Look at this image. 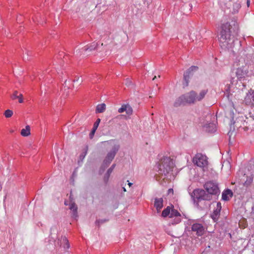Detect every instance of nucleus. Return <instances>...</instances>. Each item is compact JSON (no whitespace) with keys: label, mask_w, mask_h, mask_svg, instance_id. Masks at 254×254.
Returning a JSON list of instances; mask_svg holds the SVG:
<instances>
[{"label":"nucleus","mask_w":254,"mask_h":254,"mask_svg":"<svg viewBox=\"0 0 254 254\" xmlns=\"http://www.w3.org/2000/svg\"><path fill=\"white\" fill-rule=\"evenodd\" d=\"M207 89H203L198 94L194 91H191L177 98L174 102V106L176 107L186 104H191L202 100L206 93Z\"/></svg>","instance_id":"nucleus-1"},{"label":"nucleus","mask_w":254,"mask_h":254,"mask_svg":"<svg viewBox=\"0 0 254 254\" xmlns=\"http://www.w3.org/2000/svg\"><path fill=\"white\" fill-rule=\"evenodd\" d=\"M231 25L228 22L223 23L221 26L219 41L222 48L231 49L234 47V39L232 37Z\"/></svg>","instance_id":"nucleus-2"},{"label":"nucleus","mask_w":254,"mask_h":254,"mask_svg":"<svg viewBox=\"0 0 254 254\" xmlns=\"http://www.w3.org/2000/svg\"><path fill=\"white\" fill-rule=\"evenodd\" d=\"M174 167L173 159L170 157H165L160 160L159 164V173L163 180H171L174 178L172 172Z\"/></svg>","instance_id":"nucleus-3"},{"label":"nucleus","mask_w":254,"mask_h":254,"mask_svg":"<svg viewBox=\"0 0 254 254\" xmlns=\"http://www.w3.org/2000/svg\"><path fill=\"white\" fill-rule=\"evenodd\" d=\"M225 5L229 11L232 14L237 13L241 7V4L237 0H230Z\"/></svg>","instance_id":"nucleus-4"},{"label":"nucleus","mask_w":254,"mask_h":254,"mask_svg":"<svg viewBox=\"0 0 254 254\" xmlns=\"http://www.w3.org/2000/svg\"><path fill=\"white\" fill-rule=\"evenodd\" d=\"M249 69L246 66H242L235 69V75L237 79L240 80H244L249 77Z\"/></svg>","instance_id":"nucleus-5"},{"label":"nucleus","mask_w":254,"mask_h":254,"mask_svg":"<svg viewBox=\"0 0 254 254\" xmlns=\"http://www.w3.org/2000/svg\"><path fill=\"white\" fill-rule=\"evenodd\" d=\"M193 163L197 166L204 168L207 165V157L201 153H197L192 160Z\"/></svg>","instance_id":"nucleus-6"},{"label":"nucleus","mask_w":254,"mask_h":254,"mask_svg":"<svg viewBox=\"0 0 254 254\" xmlns=\"http://www.w3.org/2000/svg\"><path fill=\"white\" fill-rule=\"evenodd\" d=\"M194 196L198 200H209L211 199V195L207 193L202 189H196L193 191Z\"/></svg>","instance_id":"nucleus-7"},{"label":"nucleus","mask_w":254,"mask_h":254,"mask_svg":"<svg viewBox=\"0 0 254 254\" xmlns=\"http://www.w3.org/2000/svg\"><path fill=\"white\" fill-rule=\"evenodd\" d=\"M204 188L210 195L219 193L218 185L213 182L210 181L206 183L204 185Z\"/></svg>","instance_id":"nucleus-8"},{"label":"nucleus","mask_w":254,"mask_h":254,"mask_svg":"<svg viewBox=\"0 0 254 254\" xmlns=\"http://www.w3.org/2000/svg\"><path fill=\"white\" fill-rule=\"evenodd\" d=\"M98 46V44L95 42H93L90 45H88L80 49H77L76 50V53L77 55H83L86 56L88 55L89 52H91L92 50H95Z\"/></svg>","instance_id":"nucleus-9"},{"label":"nucleus","mask_w":254,"mask_h":254,"mask_svg":"<svg viewBox=\"0 0 254 254\" xmlns=\"http://www.w3.org/2000/svg\"><path fill=\"white\" fill-rule=\"evenodd\" d=\"M119 148L120 146L119 144H115L114 145L112 150L107 154L104 161V163L105 165H108L111 163L113 159L114 158L116 154L119 150Z\"/></svg>","instance_id":"nucleus-10"},{"label":"nucleus","mask_w":254,"mask_h":254,"mask_svg":"<svg viewBox=\"0 0 254 254\" xmlns=\"http://www.w3.org/2000/svg\"><path fill=\"white\" fill-rule=\"evenodd\" d=\"M198 69V67L196 66H191L190 68L186 71L184 74V79L185 80L184 86H187L189 85V78L192 75V72L196 71Z\"/></svg>","instance_id":"nucleus-11"},{"label":"nucleus","mask_w":254,"mask_h":254,"mask_svg":"<svg viewBox=\"0 0 254 254\" xmlns=\"http://www.w3.org/2000/svg\"><path fill=\"white\" fill-rule=\"evenodd\" d=\"M245 103L250 106H254V90L250 89L244 98Z\"/></svg>","instance_id":"nucleus-12"},{"label":"nucleus","mask_w":254,"mask_h":254,"mask_svg":"<svg viewBox=\"0 0 254 254\" xmlns=\"http://www.w3.org/2000/svg\"><path fill=\"white\" fill-rule=\"evenodd\" d=\"M192 231L196 232L198 236H202L204 232V228L203 226L199 223L193 224L191 227Z\"/></svg>","instance_id":"nucleus-13"},{"label":"nucleus","mask_w":254,"mask_h":254,"mask_svg":"<svg viewBox=\"0 0 254 254\" xmlns=\"http://www.w3.org/2000/svg\"><path fill=\"white\" fill-rule=\"evenodd\" d=\"M126 112L128 115H131L132 113V108L128 104H123L121 108L118 109L119 113H122Z\"/></svg>","instance_id":"nucleus-14"},{"label":"nucleus","mask_w":254,"mask_h":254,"mask_svg":"<svg viewBox=\"0 0 254 254\" xmlns=\"http://www.w3.org/2000/svg\"><path fill=\"white\" fill-rule=\"evenodd\" d=\"M221 209V204L220 202L217 203V207L215 210H214L212 214L211 215V218L214 222L217 221L218 217L220 214V212Z\"/></svg>","instance_id":"nucleus-15"},{"label":"nucleus","mask_w":254,"mask_h":254,"mask_svg":"<svg viewBox=\"0 0 254 254\" xmlns=\"http://www.w3.org/2000/svg\"><path fill=\"white\" fill-rule=\"evenodd\" d=\"M163 200L162 198H156L154 201V206L156 208L157 212H159L162 208Z\"/></svg>","instance_id":"nucleus-16"},{"label":"nucleus","mask_w":254,"mask_h":254,"mask_svg":"<svg viewBox=\"0 0 254 254\" xmlns=\"http://www.w3.org/2000/svg\"><path fill=\"white\" fill-rule=\"evenodd\" d=\"M11 98L12 100L18 99V102L20 103H22L23 102V95L21 93H19L17 91H15L13 94L11 96Z\"/></svg>","instance_id":"nucleus-17"},{"label":"nucleus","mask_w":254,"mask_h":254,"mask_svg":"<svg viewBox=\"0 0 254 254\" xmlns=\"http://www.w3.org/2000/svg\"><path fill=\"white\" fill-rule=\"evenodd\" d=\"M233 195V192L230 190H225L222 195V198L224 200H228L230 197H231Z\"/></svg>","instance_id":"nucleus-18"},{"label":"nucleus","mask_w":254,"mask_h":254,"mask_svg":"<svg viewBox=\"0 0 254 254\" xmlns=\"http://www.w3.org/2000/svg\"><path fill=\"white\" fill-rule=\"evenodd\" d=\"M69 209L73 211V216L76 217L77 216V207L75 203L72 202L70 204Z\"/></svg>","instance_id":"nucleus-19"},{"label":"nucleus","mask_w":254,"mask_h":254,"mask_svg":"<svg viewBox=\"0 0 254 254\" xmlns=\"http://www.w3.org/2000/svg\"><path fill=\"white\" fill-rule=\"evenodd\" d=\"M21 134L23 136H27L30 134V128L29 126H26L25 128H23L21 131Z\"/></svg>","instance_id":"nucleus-20"},{"label":"nucleus","mask_w":254,"mask_h":254,"mask_svg":"<svg viewBox=\"0 0 254 254\" xmlns=\"http://www.w3.org/2000/svg\"><path fill=\"white\" fill-rule=\"evenodd\" d=\"M106 104L104 103L98 105L96 109V113H101L104 112L106 110Z\"/></svg>","instance_id":"nucleus-21"},{"label":"nucleus","mask_w":254,"mask_h":254,"mask_svg":"<svg viewBox=\"0 0 254 254\" xmlns=\"http://www.w3.org/2000/svg\"><path fill=\"white\" fill-rule=\"evenodd\" d=\"M100 122V119H98L95 123L94 124L93 127L92 128V131L90 133V136L93 135L94 134L95 132L96 131L97 128L98 127L99 124Z\"/></svg>","instance_id":"nucleus-22"},{"label":"nucleus","mask_w":254,"mask_h":254,"mask_svg":"<svg viewBox=\"0 0 254 254\" xmlns=\"http://www.w3.org/2000/svg\"><path fill=\"white\" fill-rule=\"evenodd\" d=\"M171 213V207L170 206H167L166 208L164 209L162 212V216L163 217H166L169 215H170Z\"/></svg>","instance_id":"nucleus-23"},{"label":"nucleus","mask_w":254,"mask_h":254,"mask_svg":"<svg viewBox=\"0 0 254 254\" xmlns=\"http://www.w3.org/2000/svg\"><path fill=\"white\" fill-rule=\"evenodd\" d=\"M180 216H181L180 213L177 210H175V209L172 210L171 213H170V215L169 216V217L170 218H172L174 217H180Z\"/></svg>","instance_id":"nucleus-24"},{"label":"nucleus","mask_w":254,"mask_h":254,"mask_svg":"<svg viewBox=\"0 0 254 254\" xmlns=\"http://www.w3.org/2000/svg\"><path fill=\"white\" fill-rule=\"evenodd\" d=\"M13 111L11 110H6L4 113V115L6 118H10L13 115Z\"/></svg>","instance_id":"nucleus-25"},{"label":"nucleus","mask_w":254,"mask_h":254,"mask_svg":"<svg viewBox=\"0 0 254 254\" xmlns=\"http://www.w3.org/2000/svg\"><path fill=\"white\" fill-rule=\"evenodd\" d=\"M237 120H238L237 122H234V124H235V126L236 127H238L239 126V127H241V125L240 126H239L238 125V123H239V121H241V122H243V121H244V123H243V125L245 126L244 124L245 123H246V125H247L248 124V122H246L244 120V118L243 117H239Z\"/></svg>","instance_id":"nucleus-26"},{"label":"nucleus","mask_w":254,"mask_h":254,"mask_svg":"<svg viewBox=\"0 0 254 254\" xmlns=\"http://www.w3.org/2000/svg\"><path fill=\"white\" fill-rule=\"evenodd\" d=\"M116 165L115 164H113L112 166L108 170L107 173L108 174V176L110 175L112 172H113Z\"/></svg>","instance_id":"nucleus-27"},{"label":"nucleus","mask_w":254,"mask_h":254,"mask_svg":"<svg viewBox=\"0 0 254 254\" xmlns=\"http://www.w3.org/2000/svg\"><path fill=\"white\" fill-rule=\"evenodd\" d=\"M63 242L65 243L66 248H67V249L69 248V244L68 243V240H67V239L65 237H64L63 239Z\"/></svg>","instance_id":"nucleus-28"},{"label":"nucleus","mask_w":254,"mask_h":254,"mask_svg":"<svg viewBox=\"0 0 254 254\" xmlns=\"http://www.w3.org/2000/svg\"><path fill=\"white\" fill-rule=\"evenodd\" d=\"M110 176V175L108 176V174L107 172L104 178V181L105 182V183H107L108 182Z\"/></svg>","instance_id":"nucleus-29"},{"label":"nucleus","mask_w":254,"mask_h":254,"mask_svg":"<svg viewBox=\"0 0 254 254\" xmlns=\"http://www.w3.org/2000/svg\"><path fill=\"white\" fill-rule=\"evenodd\" d=\"M74 82H77L78 83V85H80L81 83L82 82V80L80 79L79 78H78L76 80H74Z\"/></svg>","instance_id":"nucleus-30"},{"label":"nucleus","mask_w":254,"mask_h":254,"mask_svg":"<svg viewBox=\"0 0 254 254\" xmlns=\"http://www.w3.org/2000/svg\"><path fill=\"white\" fill-rule=\"evenodd\" d=\"M251 0H247V5L248 7L250 6Z\"/></svg>","instance_id":"nucleus-31"},{"label":"nucleus","mask_w":254,"mask_h":254,"mask_svg":"<svg viewBox=\"0 0 254 254\" xmlns=\"http://www.w3.org/2000/svg\"><path fill=\"white\" fill-rule=\"evenodd\" d=\"M168 193H173V190L172 189H169L168 190Z\"/></svg>","instance_id":"nucleus-32"},{"label":"nucleus","mask_w":254,"mask_h":254,"mask_svg":"<svg viewBox=\"0 0 254 254\" xmlns=\"http://www.w3.org/2000/svg\"><path fill=\"white\" fill-rule=\"evenodd\" d=\"M180 221H181V219H180V218H177V221H176V223H179V222H180Z\"/></svg>","instance_id":"nucleus-33"},{"label":"nucleus","mask_w":254,"mask_h":254,"mask_svg":"<svg viewBox=\"0 0 254 254\" xmlns=\"http://www.w3.org/2000/svg\"><path fill=\"white\" fill-rule=\"evenodd\" d=\"M128 186H129V187H130V186L132 185V184L131 183H129H129H128Z\"/></svg>","instance_id":"nucleus-34"},{"label":"nucleus","mask_w":254,"mask_h":254,"mask_svg":"<svg viewBox=\"0 0 254 254\" xmlns=\"http://www.w3.org/2000/svg\"><path fill=\"white\" fill-rule=\"evenodd\" d=\"M130 83H131V82L130 81H128V82H127L126 84H127L128 85H129Z\"/></svg>","instance_id":"nucleus-35"},{"label":"nucleus","mask_w":254,"mask_h":254,"mask_svg":"<svg viewBox=\"0 0 254 254\" xmlns=\"http://www.w3.org/2000/svg\"><path fill=\"white\" fill-rule=\"evenodd\" d=\"M155 79H156V76H154V77L153 78L152 80H154Z\"/></svg>","instance_id":"nucleus-36"},{"label":"nucleus","mask_w":254,"mask_h":254,"mask_svg":"<svg viewBox=\"0 0 254 254\" xmlns=\"http://www.w3.org/2000/svg\"><path fill=\"white\" fill-rule=\"evenodd\" d=\"M2 189V186H1V185L0 184V190H1Z\"/></svg>","instance_id":"nucleus-37"},{"label":"nucleus","mask_w":254,"mask_h":254,"mask_svg":"<svg viewBox=\"0 0 254 254\" xmlns=\"http://www.w3.org/2000/svg\"><path fill=\"white\" fill-rule=\"evenodd\" d=\"M123 190H124V191H126V190L125 188H123Z\"/></svg>","instance_id":"nucleus-38"},{"label":"nucleus","mask_w":254,"mask_h":254,"mask_svg":"<svg viewBox=\"0 0 254 254\" xmlns=\"http://www.w3.org/2000/svg\"><path fill=\"white\" fill-rule=\"evenodd\" d=\"M64 204H65V205H67V203L66 201H65V202H64Z\"/></svg>","instance_id":"nucleus-39"}]
</instances>
